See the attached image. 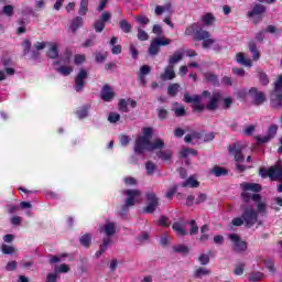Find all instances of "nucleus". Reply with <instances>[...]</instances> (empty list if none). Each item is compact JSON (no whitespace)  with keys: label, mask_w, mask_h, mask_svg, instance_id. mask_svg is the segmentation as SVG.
<instances>
[{"label":"nucleus","mask_w":282,"mask_h":282,"mask_svg":"<svg viewBox=\"0 0 282 282\" xmlns=\"http://www.w3.org/2000/svg\"><path fill=\"white\" fill-rule=\"evenodd\" d=\"M240 188L242 189L241 197L243 202H250L251 199L257 206L258 212L250 205L242 206V219L247 228H252L259 221V215H264L268 209V203L261 198V195L257 194L261 191V185L257 183H242Z\"/></svg>","instance_id":"nucleus-1"},{"label":"nucleus","mask_w":282,"mask_h":282,"mask_svg":"<svg viewBox=\"0 0 282 282\" xmlns=\"http://www.w3.org/2000/svg\"><path fill=\"white\" fill-rule=\"evenodd\" d=\"M202 98H208V101L205 106L207 111H216L219 108V102L221 101V93L214 91L212 95L209 91L204 90L202 96L193 95L191 96L188 93L184 94V102L194 104L195 111H204V105L202 104Z\"/></svg>","instance_id":"nucleus-2"},{"label":"nucleus","mask_w":282,"mask_h":282,"mask_svg":"<svg viewBox=\"0 0 282 282\" xmlns=\"http://www.w3.org/2000/svg\"><path fill=\"white\" fill-rule=\"evenodd\" d=\"M142 135H139L135 140L134 152L142 155L144 151H160L164 149V141L156 139L151 143V138H153L152 128H143L141 130Z\"/></svg>","instance_id":"nucleus-3"},{"label":"nucleus","mask_w":282,"mask_h":282,"mask_svg":"<svg viewBox=\"0 0 282 282\" xmlns=\"http://www.w3.org/2000/svg\"><path fill=\"white\" fill-rule=\"evenodd\" d=\"M100 235H106L107 238L102 240V243L99 247V250L96 252V257H101L104 252H107V248L111 246V238L116 235V224L115 223H106L101 227H99Z\"/></svg>","instance_id":"nucleus-4"},{"label":"nucleus","mask_w":282,"mask_h":282,"mask_svg":"<svg viewBox=\"0 0 282 282\" xmlns=\"http://www.w3.org/2000/svg\"><path fill=\"white\" fill-rule=\"evenodd\" d=\"M57 64L61 66L56 67V72H58V74H62V76H69V74L74 72V67L70 65L72 51L67 48L65 53L59 57Z\"/></svg>","instance_id":"nucleus-5"},{"label":"nucleus","mask_w":282,"mask_h":282,"mask_svg":"<svg viewBox=\"0 0 282 282\" xmlns=\"http://www.w3.org/2000/svg\"><path fill=\"white\" fill-rule=\"evenodd\" d=\"M261 177H270L271 180H279L281 184L278 187L279 193H282V162L279 161L274 166L269 170L260 169Z\"/></svg>","instance_id":"nucleus-6"},{"label":"nucleus","mask_w":282,"mask_h":282,"mask_svg":"<svg viewBox=\"0 0 282 282\" xmlns=\"http://www.w3.org/2000/svg\"><path fill=\"white\" fill-rule=\"evenodd\" d=\"M247 96H250L256 105H263V102H265V95L262 91L257 90V88H251L249 90L241 89L238 91L239 98H246Z\"/></svg>","instance_id":"nucleus-7"},{"label":"nucleus","mask_w":282,"mask_h":282,"mask_svg":"<svg viewBox=\"0 0 282 282\" xmlns=\"http://www.w3.org/2000/svg\"><path fill=\"white\" fill-rule=\"evenodd\" d=\"M124 195H127L126 204L122 207V210L120 212V215H124L127 210H129V207L135 206V202H140V191L138 189H127L123 192Z\"/></svg>","instance_id":"nucleus-8"},{"label":"nucleus","mask_w":282,"mask_h":282,"mask_svg":"<svg viewBox=\"0 0 282 282\" xmlns=\"http://www.w3.org/2000/svg\"><path fill=\"white\" fill-rule=\"evenodd\" d=\"M196 41H203L204 50H210V47H214V50H219V46L217 45V40L210 39V32L208 31H200L196 35Z\"/></svg>","instance_id":"nucleus-9"},{"label":"nucleus","mask_w":282,"mask_h":282,"mask_svg":"<svg viewBox=\"0 0 282 282\" xmlns=\"http://www.w3.org/2000/svg\"><path fill=\"white\" fill-rule=\"evenodd\" d=\"M161 45H171V40L166 37H155L150 44L149 54H151V56L158 55Z\"/></svg>","instance_id":"nucleus-10"},{"label":"nucleus","mask_w":282,"mask_h":282,"mask_svg":"<svg viewBox=\"0 0 282 282\" xmlns=\"http://www.w3.org/2000/svg\"><path fill=\"white\" fill-rule=\"evenodd\" d=\"M229 239L236 252H243V250H247L248 245L246 243V241L241 240V238L237 234L229 235Z\"/></svg>","instance_id":"nucleus-11"},{"label":"nucleus","mask_w":282,"mask_h":282,"mask_svg":"<svg viewBox=\"0 0 282 282\" xmlns=\"http://www.w3.org/2000/svg\"><path fill=\"white\" fill-rule=\"evenodd\" d=\"M229 151L235 155V160L237 162L236 166L239 173H243L246 171V166L239 164L240 162H243V155L241 154V148L239 145H232L229 148Z\"/></svg>","instance_id":"nucleus-12"},{"label":"nucleus","mask_w":282,"mask_h":282,"mask_svg":"<svg viewBox=\"0 0 282 282\" xmlns=\"http://www.w3.org/2000/svg\"><path fill=\"white\" fill-rule=\"evenodd\" d=\"M147 199L148 206L145 207V213H155V208L160 205V199L155 196V193H148Z\"/></svg>","instance_id":"nucleus-13"},{"label":"nucleus","mask_w":282,"mask_h":282,"mask_svg":"<svg viewBox=\"0 0 282 282\" xmlns=\"http://www.w3.org/2000/svg\"><path fill=\"white\" fill-rule=\"evenodd\" d=\"M85 79H87V70L80 69L75 78V91H83Z\"/></svg>","instance_id":"nucleus-14"},{"label":"nucleus","mask_w":282,"mask_h":282,"mask_svg":"<svg viewBox=\"0 0 282 282\" xmlns=\"http://www.w3.org/2000/svg\"><path fill=\"white\" fill-rule=\"evenodd\" d=\"M278 131H279V126H276V124L270 126L269 129H268L267 135L258 137V142H260V144H263L265 142H270V140H272L274 138V135H276Z\"/></svg>","instance_id":"nucleus-15"},{"label":"nucleus","mask_w":282,"mask_h":282,"mask_svg":"<svg viewBox=\"0 0 282 282\" xmlns=\"http://www.w3.org/2000/svg\"><path fill=\"white\" fill-rule=\"evenodd\" d=\"M161 80H173L175 78V68L171 64L165 67L164 72L160 75Z\"/></svg>","instance_id":"nucleus-16"},{"label":"nucleus","mask_w":282,"mask_h":282,"mask_svg":"<svg viewBox=\"0 0 282 282\" xmlns=\"http://www.w3.org/2000/svg\"><path fill=\"white\" fill-rule=\"evenodd\" d=\"M101 100H105V102H111L113 100V89L109 86H104L101 89Z\"/></svg>","instance_id":"nucleus-17"},{"label":"nucleus","mask_w":282,"mask_h":282,"mask_svg":"<svg viewBox=\"0 0 282 282\" xmlns=\"http://www.w3.org/2000/svg\"><path fill=\"white\" fill-rule=\"evenodd\" d=\"M199 32H206V31L202 30L199 28V25H197V24H192L191 26H188L185 30V35L186 36H194V40L197 41V34H199Z\"/></svg>","instance_id":"nucleus-18"},{"label":"nucleus","mask_w":282,"mask_h":282,"mask_svg":"<svg viewBox=\"0 0 282 282\" xmlns=\"http://www.w3.org/2000/svg\"><path fill=\"white\" fill-rule=\"evenodd\" d=\"M47 47H48V51H47L48 58H58V43L48 42Z\"/></svg>","instance_id":"nucleus-19"},{"label":"nucleus","mask_w":282,"mask_h":282,"mask_svg":"<svg viewBox=\"0 0 282 282\" xmlns=\"http://www.w3.org/2000/svg\"><path fill=\"white\" fill-rule=\"evenodd\" d=\"M182 58H184V51H175L174 54L169 58V65H172V67H174V65H177V63H180Z\"/></svg>","instance_id":"nucleus-20"},{"label":"nucleus","mask_w":282,"mask_h":282,"mask_svg":"<svg viewBox=\"0 0 282 282\" xmlns=\"http://www.w3.org/2000/svg\"><path fill=\"white\" fill-rule=\"evenodd\" d=\"M236 61L237 63H239L240 65H243L245 67H252V59L247 58L243 53H238L236 55Z\"/></svg>","instance_id":"nucleus-21"},{"label":"nucleus","mask_w":282,"mask_h":282,"mask_svg":"<svg viewBox=\"0 0 282 282\" xmlns=\"http://www.w3.org/2000/svg\"><path fill=\"white\" fill-rule=\"evenodd\" d=\"M172 229L174 230V232H176V235H178V237H184L188 235V230L184 228V225L182 223H174L172 225Z\"/></svg>","instance_id":"nucleus-22"},{"label":"nucleus","mask_w":282,"mask_h":282,"mask_svg":"<svg viewBox=\"0 0 282 282\" xmlns=\"http://www.w3.org/2000/svg\"><path fill=\"white\" fill-rule=\"evenodd\" d=\"M202 138V134L199 132H193L191 134H186L184 140L187 144H197V140Z\"/></svg>","instance_id":"nucleus-23"},{"label":"nucleus","mask_w":282,"mask_h":282,"mask_svg":"<svg viewBox=\"0 0 282 282\" xmlns=\"http://www.w3.org/2000/svg\"><path fill=\"white\" fill-rule=\"evenodd\" d=\"M210 274V270L206 267H199L196 269L194 276L195 279H204V276H208Z\"/></svg>","instance_id":"nucleus-24"},{"label":"nucleus","mask_w":282,"mask_h":282,"mask_svg":"<svg viewBox=\"0 0 282 282\" xmlns=\"http://www.w3.org/2000/svg\"><path fill=\"white\" fill-rule=\"evenodd\" d=\"M265 12V7L262 4H256L251 11L248 12L249 17H259Z\"/></svg>","instance_id":"nucleus-25"},{"label":"nucleus","mask_w":282,"mask_h":282,"mask_svg":"<svg viewBox=\"0 0 282 282\" xmlns=\"http://www.w3.org/2000/svg\"><path fill=\"white\" fill-rule=\"evenodd\" d=\"M195 155H197V152L195 149L182 148L180 151V156L184 159L195 156Z\"/></svg>","instance_id":"nucleus-26"},{"label":"nucleus","mask_w":282,"mask_h":282,"mask_svg":"<svg viewBox=\"0 0 282 282\" xmlns=\"http://www.w3.org/2000/svg\"><path fill=\"white\" fill-rule=\"evenodd\" d=\"M249 51L251 52L253 61H259V58H261V53H259V50L257 48V44L254 42L249 43Z\"/></svg>","instance_id":"nucleus-27"},{"label":"nucleus","mask_w":282,"mask_h":282,"mask_svg":"<svg viewBox=\"0 0 282 282\" xmlns=\"http://www.w3.org/2000/svg\"><path fill=\"white\" fill-rule=\"evenodd\" d=\"M183 188L189 186V188H197L199 186V182L195 180V177L191 176L187 181L182 183Z\"/></svg>","instance_id":"nucleus-28"},{"label":"nucleus","mask_w":282,"mask_h":282,"mask_svg":"<svg viewBox=\"0 0 282 282\" xmlns=\"http://www.w3.org/2000/svg\"><path fill=\"white\" fill-rule=\"evenodd\" d=\"M156 155L163 162H169L171 160V158H173V152H171L170 150L160 151V152H158Z\"/></svg>","instance_id":"nucleus-29"},{"label":"nucleus","mask_w":282,"mask_h":282,"mask_svg":"<svg viewBox=\"0 0 282 282\" xmlns=\"http://www.w3.org/2000/svg\"><path fill=\"white\" fill-rule=\"evenodd\" d=\"M172 111H174L175 116L177 117L186 116V110L184 109V106H181L180 104H174L172 107Z\"/></svg>","instance_id":"nucleus-30"},{"label":"nucleus","mask_w":282,"mask_h":282,"mask_svg":"<svg viewBox=\"0 0 282 282\" xmlns=\"http://www.w3.org/2000/svg\"><path fill=\"white\" fill-rule=\"evenodd\" d=\"M78 28H83V18H80V17L75 18L70 23L72 32H76V30H78Z\"/></svg>","instance_id":"nucleus-31"},{"label":"nucleus","mask_w":282,"mask_h":282,"mask_svg":"<svg viewBox=\"0 0 282 282\" xmlns=\"http://www.w3.org/2000/svg\"><path fill=\"white\" fill-rule=\"evenodd\" d=\"M202 22L205 24V25H213V23H215V15L213 13H205L203 17H202Z\"/></svg>","instance_id":"nucleus-32"},{"label":"nucleus","mask_w":282,"mask_h":282,"mask_svg":"<svg viewBox=\"0 0 282 282\" xmlns=\"http://www.w3.org/2000/svg\"><path fill=\"white\" fill-rule=\"evenodd\" d=\"M213 175H215L216 177H221V175H227V171L226 169L219 166V165H215L212 170Z\"/></svg>","instance_id":"nucleus-33"},{"label":"nucleus","mask_w":282,"mask_h":282,"mask_svg":"<svg viewBox=\"0 0 282 282\" xmlns=\"http://www.w3.org/2000/svg\"><path fill=\"white\" fill-rule=\"evenodd\" d=\"M173 250L180 254H188L191 249H188V246L186 245H176L173 247Z\"/></svg>","instance_id":"nucleus-34"},{"label":"nucleus","mask_w":282,"mask_h":282,"mask_svg":"<svg viewBox=\"0 0 282 282\" xmlns=\"http://www.w3.org/2000/svg\"><path fill=\"white\" fill-rule=\"evenodd\" d=\"M119 28L120 30H122V32H124L126 34H129V32H131V24L127 22V20H121L119 22Z\"/></svg>","instance_id":"nucleus-35"},{"label":"nucleus","mask_w":282,"mask_h":282,"mask_svg":"<svg viewBox=\"0 0 282 282\" xmlns=\"http://www.w3.org/2000/svg\"><path fill=\"white\" fill-rule=\"evenodd\" d=\"M88 7H89V0H82L80 1L79 14L82 17H85V14H87Z\"/></svg>","instance_id":"nucleus-36"},{"label":"nucleus","mask_w":282,"mask_h":282,"mask_svg":"<svg viewBox=\"0 0 282 282\" xmlns=\"http://www.w3.org/2000/svg\"><path fill=\"white\" fill-rule=\"evenodd\" d=\"M250 282L263 281V273L261 272H252L248 276Z\"/></svg>","instance_id":"nucleus-37"},{"label":"nucleus","mask_w":282,"mask_h":282,"mask_svg":"<svg viewBox=\"0 0 282 282\" xmlns=\"http://www.w3.org/2000/svg\"><path fill=\"white\" fill-rule=\"evenodd\" d=\"M80 243L85 247V248H89L90 243H91V235L86 234L84 236L80 237L79 239Z\"/></svg>","instance_id":"nucleus-38"},{"label":"nucleus","mask_w":282,"mask_h":282,"mask_svg":"<svg viewBox=\"0 0 282 282\" xmlns=\"http://www.w3.org/2000/svg\"><path fill=\"white\" fill-rule=\"evenodd\" d=\"M177 91H180V84H172L167 87L169 96H176Z\"/></svg>","instance_id":"nucleus-39"},{"label":"nucleus","mask_w":282,"mask_h":282,"mask_svg":"<svg viewBox=\"0 0 282 282\" xmlns=\"http://www.w3.org/2000/svg\"><path fill=\"white\" fill-rule=\"evenodd\" d=\"M245 268H246L245 263L242 262L237 263L234 270V274H236V276H241V274H243Z\"/></svg>","instance_id":"nucleus-40"},{"label":"nucleus","mask_w":282,"mask_h":282,"mask_svg":"<svg viewBox=\"0 0 282 282\" xmlns=\"http://www.w3.org/2000/svg\"><path fill=\"white\" fill-rule=\"evenodd\" d=\"M198 261H199L200 265H208V263H210V257L206 253H202L198 257Z\"/></svg>","instance_id":"nucleus-41"},{"label":"nucleus","mask_w":282,"mask_h":282,"mask_svg":"<svg viewBox=\"0 0 282 282\" xmlns=\"http://www.w3.org/2000/svg\"><path fill=\"white\" fill-rule=\"evenodd\" d=\"M138 39L139 41H149V33L141 28H138Z\"/></svg>","instance_id":"nucleus-42"},{"label":"nucleus","mask_w":282,"mask_h":282,"mask_svg":"<svg viewBox=\"0 0 282 282\" xmlns=\"http://www.w3.org/2000/svg\"><path fill=\"white\" fill-rule=\"evenodd\" d=\"M134 19H135V21H137L138 23H140L141 25H148V23L150 22L149 18L145 17V15H143V14L137 15Z\"/></svg>","instance_id":"nucleus-43"},{"label":"nucleus","mask_w":282,"mask_h":282,"mask_svg":"<svg viewBox=\"0 0 282 282\" xmlns=\"http://www.w3.org/2000/svg\"><path fill=\"white\" fill-rule=\"evenodd\" d=\"M155 164L153 162H148L145 164V170H147V174L148 175H153V173H155Z\"/></svg>","instance_id":"nucleus-44"},{"label":"nucleus","mask_w":282,"mask_h":282,"mask_svg":"<svg viewBox=\"0 0 282 282\" xmlns=\"http://www.w3.org/2000/svg\"><path fill=\"white\" fill-rule=\"evenodd\" d=\"M197 232H199V227H197L195 220H192L189 223V235H197Z\"/></svg>","instance_id":"nucleus-45"},{"label":"nucleus","mask_w":282,"mask_h":282,"mask_svg":"<svg viewBox=\"0 0 282 282\" xmlns=\"http://www.w3.org/2000/svg\"><path fill=\"white\" fill-rule=\"evenodd\" d=\"M94 29L96 32H102V30H105V22L102 20H97L94 24Z\"/></svg>","instance_id":"nucleus-46"},{"label":"nucleus","mask_w":282,"mask_h":282,"mask_svg":"<svg viewBox=\"0 0 282 282\" xmlns=\"http://www.w3.org/2000/svg\"><path fill=\"white\" fill-rule=\"evenodd\" d=\"M2 252L3 254H14L15 249L12 246L2 245Z\"/></svg>","instance_id":"nucleus-47"},{"label":"nucleus","mask_w":282,"mask_h":282,"mask_svg":"<svg viewBox=\"0 0 282 282\" xmlns=\"http://www.w3.org/2000/svg\"><path fill=\"white\" fill-rule=\"evenodd\" d=\"M108 120L111 123H116L118 122V120H120V115L118 112H110L108 116Z\"/></svg>","instance_id":"nucleus-48"},{"label":"nucleus","mask_w":282,"mask_h":282,"mask_svg":"<svg viewBox=\"0 0 282 282\" xmlns=\"http://www.w3.org/2000/svg\"><path fill=\"white\" fill-rule=\"evenodd\" d=\"M2 12L7 17H12V14H14V8L12 6H4Z\"/></svg>","instance_id":"nucleus-49"},{"label":"nucleus","mask_w":282,"mask_h":282,"mask_svg":"<svg viewBox=\"0 0 282 282\" xmlns=\"http://www.w3.org/2000/svg\"><path fill=\"white\" fill-rule=\"evenodd\" d=\"M89 111V107L85 106L82 109L77 110L78 118H87V113Z\"/></svg>","instance_id":"nucleus-50"},{"label":"nucleus","mask_w":282,"mask_h":282,"mask_svg":"<svg viewBox=\"0 0 282 282\" xmlns=\"http://www.w3.org/2000/svg\"><path fill=\"white\" fill-rule=\"evenodd\" d=\"M129 106L128 100L121 99L119 101V109L120 111H123L124 113H127V111H129V109L127 108Z\"/></svg>","instance_id":"nucleus-51"},{"label":"nucleus","mask_w":282,"mask_h":282,"mask_svg":"<svg viewBox=\"0 0 282 282\" xmlns=\"http://www.w3.org/2000/svg\"><path fill=\"white\" fill-rule=\"evenodd\" d=\"M85 59H86L85 55L77 54L75 55L74 63L75 65H83V63H85Z\"/></svg>","instance_id":"nucleus-52"},{"label":"nucleus","mask_w":282,"mask_h":282,"mask_svg":"<svg viewBox=\"0 0 282 282\" xmlns=\"http://www.w3.org/2000/svg\"><path fill=\"white\" fill-rule=\"evenodd\" d=\"M160 243L161 246H169V243H171V238L169 237V235L163 234L161 236Z\"/></svg>","instance_id":"nucleus-53"},{"label":"nucleus","mask_w":282,"mask_h":282,"mask_svg":"<svg viewBox=\"0 0 282 282\" xmlns=\"http://www.w3.org/2000/svg\"><path fill=\"white\" fill-rule=\"evenodd\" d=\"M129 142H131V137H129L127 134H122L120 137V144H121V147H127V144H129Z\"/></svg>","instance_id":"nucleus-54"},{"label":"nucleus","mask_w":282,"mask_h":282,"mask_svg":"<svg viewBox=\"0 0 282 282\" xmlns=\"http://www.w3.org/2000/svg\"><path fill=\"white\" fill-rule=\"evenodd\" d=\"M231 224L232 226H243V224H246V220H243V216L237 217L231 220Z\"/></svg>","instance_id":"nucleus-55"},{"label":"nucleus","mask_w":282,"mask_h":282,"mask_svg":"<svg viewBox=\"0 0 282 282\" xmlns=\"http://www.w3.org/2000/svg\"><path fill=\"white\" fill-rule=\"evenodd\" d=\"M150 73H151V66H149V65H143V66H141V68H140L139 75H141V76H147V74H150Z\"/></svg>","instance_id":"nucleus-56"},{"label":"nucleus","mask_w":282,"mask_h":282,"mask_svg":"<svg viewBox=\"0 0 282 282\" xmlns=\"http://www.w3.org/2000/svg\"><path fill=\"white\" fill-rule=\"evenodd\" d=\"M110 19H111V13L109 11H105L104 13H101L99 21L107 23V21H109Z\"/></svg>","instance_id":"nucleus-57"},{"label":"nucleus","mask_w":282,"mask_h":282,"mask_svg":"<svg viewBox=\"0 0 282 282\" xmlns=\"http://www.w3.org/2000/svg\"><path fill=\"white\" fill-rule=\"evenodd\" d=\"M205 78L206 80H208L209 83H217V75L213 74V73H206L205 74Z\"/></svg>","instance_id":"nucleus-58"},{"label":"nucleus","mask_w":282,"mask_h":282,"mask_svg":"<svg viewBox=\"0 0 282 282\" xmlns=\"http://www.w3.org/2000/svg\"><path fill=\"white\" fill-rule=\"evenodd\" d=\"M55 272L67 273L69 272V265L61 264L59 267L56 268Z\"/></svg>","instance_id":"nucleus-59"},{"label":"nucleus","mask_w":282,"mask_h":282,"mask_svg":"<svg viewBox=\"0 0 282 282\" xmlns=\"http://www.w3.org/2000/svg\"><path fill=\"white\" fill-rule=\"evenodd\" d=\"M230 105H232V98L226 97L223 99L224 109H229Z\"/></svg>","instance_id":"nucleus-60"},{"label":"nucleus","mask_w":282,"mask_h":282,"mask_svg":"<svg viewBox=\"0 0 282 282\" xmlns=\"http://www.w3.org/2000/svg\"><path fill=\"white\" fill-rule=\"evenodd\" d=\"M107 58V53H97L96 54V61L97 63H104V61Z\"/></svg>","instance_id":"nucleus-61"},{"label":"nucleus","mask_w":282,"mask_h":282,"mask_svg":"<svg viewBox=\"0 0 282 282\" xmlns=\"http://www.w3.org/2000/svg\"><path fill=\"white\" fill-rule=\"evenodd\" d=\"M259 78L262 85H268V83H270V80L268 79V75H265V73H260Z\"/></svg>","instance_id":"nucleus-62"},{"label":"nucleus","mask_w":282,"mask_h":282,"mask_svg":"<svg viewBox=\"0 0 282 282\" xmlns=\"http://www.w3.org/2000/svg\"><path fill=\"white\" fill-rule=\"evenodd\" d=\"M6 270H8V272H12V270H17V261L8 262Z\"/></svg>","instance_id":"nucleus-63"},{"label":"nucleus","mask_w":282,"mask_h":282,"mask_svg":"<svg viewBox=\"0 0 282 282\" xmlns=\"http://www.w3.org/2000/svg\"><path fill=\"white\" fill-rule=\"evenodd\" d=\"M57 276L56 273H50L46 278V282H56Z\"/></svg>","instance_id":"nucleus-64"}]
</instances>
